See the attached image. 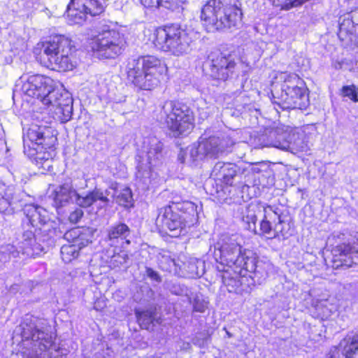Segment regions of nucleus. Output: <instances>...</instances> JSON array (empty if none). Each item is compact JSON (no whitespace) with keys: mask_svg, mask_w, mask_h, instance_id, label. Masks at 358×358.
Segmentation results:
<instances>
[{"mask_svg":"<svg viewBox=\"0 0 358 358\" xmlns=\"http://www.w3.org/2000/svg\"><path fill=\"white\" fill-rule=\"evenodd\" d=\"M205 146V145H202L199 138L197 143H193L185 149L180 150L178 157V160L181 163L196 165L198 162L206 158Z\"/></svg>","mask_w":358,"mask_h":358,"instance_id":"b1692460","label":"nucleus"},{"mask_svg":"<svg viewBox=\"0 0 358 358\" xmlns=\"http://www.w3.org/2000/svg\"><path fill=\"white\" fill-rule=\"evenodd\" d=\"M73 42L64 35H55L43 43V56L47 59L45 64L57 71H67L75 66Z\"/></svg>","mask_w":358,"mask_h":358,"instance_id":"1a4fd4ad","label":"nucleus"},{"mask_svg":"<svg viewBox=\"0 0 358 358\" xmlns=\"http://www.w3.org/2000/svg\"><path fill=\"white\" fill-rule=\"evenodd\" d=\"M207 308V303L202 299L196 296L194 300L193 310L195 312L204 313Z\"/></svg>","mask_w":358,"mask_h":358,"instance_id":"58836bf2","label":"nucleus"},{"mask_svg":"<svg viewBox=\"0 0 358 358\" xmlns=\"http://www.w3.org/2000/svg\"><path fill=\"white\" fill-rule=\"evenodd\" d=\"M83 216V211L80 208H76L70 213L69 220L71 223L76 224L78 222Z\"/></svg>","mask_w":358,"mask_h":358,"instance_id":"ea45409f","label":"nucleus"},{"mask_svg":"<svg viewBox=\"0 0 358 358\" xmlns=\"http://www.w3.org/2000/svg\"><path fill=\"white\" fill-rule=\"evenodd\" d=\"M169 290L171 291V292L172 294H173L175 295H179V296H182V295L187 296L188 292H189V290L187 288V287H185L183 285H180V284H178V283L172 284L169 287Z\"/></svg>","mask_w":358,"mask_h":358,"instance_id":"4c0bfd02","label":"nucleus"},{"mask_svg":"<svg viewBox=\"0 0 358 358\" xmlns=\"http://www.w3.org/2000/svg\"><path fill=\"white\" fill-rule=\"evenodd\" d=\"M241 10L236 7H224L220 0H209L203 6L201 20L207 31L236 27L241 22Z\"/></svg>","mask_w":358,"mask_h":358,"instance_id":"9d476101","label":"nucleus"},{"mask_svg":"<svg viewBox=\"0 0 358 358\" xmlns=\"http://www.w3.org/2000/svg\"><path fill=\"white\" fill-rule=\"evenodd\" d=\"M37 3V0H22V4L27 10H30Z\"/></svg>","mask_w":358,"mask_h":358,"instance_id":"79ce46f5","label":"nucleus"},{"mask_svg":"<svg viewBox=\"0 0 358 358\" xmlns=\"http://www.w3.org/2000/svg\"><path fill=\"white\" fill-rule=\"evenodd\" d=\"M36 232L29 229L24 231L21 239L15 245V249L20 251V255L24 257H35L43 251V247L37 242Z\"/></svg>","mask_w":358,"mask_h":358,"instance_id":"412c9836","label":"nucleus"},{"mask_svg":"<svg viewBox=\"0 0 358 358\" xmlns=\"http://www.w3.org/2000/svg\"><path fill=\"white\" fill-rule=\"evenodd\" d=\"M240 169L232 163L219 162L214 166L210 176L221 185H232Z\"/></svg>","mask_w":358,"mask_h":358,"instance_id":"5701e85b","label":"nucleus"},{"mask_svg":"<svg viewBox=\"0 0 358 358\" xmlns=\"http://www.w3.org/2000/svg\"><path fill=\"white\" fill-rule=\"evenodd\" d=\"M104 10L98 0H71L66 9V20L70 24H82L88 15L96 16Z\"/></svg>","mask_w":358,"mask_h":358,"instance_id":"f3484780","label":"nucleus"},{"mask_svg":"<svg viewBox=\"0 0 358 358\" xmlns=\"http://www.w3.org/2000/svg\"><path fill=\"white\" fill-rule=\"evenodd\" d=\"M202 145H205L206 158H217L224 153L231 152L235 141L227 134L213 136L209 138H200Z\"/></svg>","mask_w":358,"mask_h":358,"instance_id":"aec40b11","label":"nucleus"},{"mask_svg":"<svg viewBox=\"0 0 358 358\" xmlns=\"http://www.w3.org/2000/svg\"><path fill=\"white\" fill-rule=\"evenodd\" d=\"M164 144L156 136L143 138L142 145L136 155V181L142 189L156 183L157 174L152 167L159 165L163 158Z\"/></svg>","mask_w":358,"mask_h":358,"instance_id":"20e7f679","label":"nucleus"},{"mask_svg":"<svg viewBox=\"0 0 358 358\" xmlns=\"http://www.w3.org/2000/svg\"><path fill=\"white\" fill-rule=\"evenodd\" d=\"M129 234L130 229L124 223H118L110 226L108 229L109 245L114 247H117L119 244L129 245L130 241L127 238Z\"/></svg>","mask_w":358,"mask_h":358,"instance_id":"a878e982","label":"nucleus"},{"mask_svg":"<svg viewBox=\"0 0 358 358\" xmlns=\"http://www.w3.org/2000/svg\"><path fill=\"white\" fill-rule=\"evenodd\" d=\"M93 234L89 229L73 228L66 231L64 237L71 244L61 248V256L65 263H69L78 257L79 251L92 242Z\"/></svg>","mask_w":358,"mask_h":358,"instance_id":"dca6fc26","label":"nucleus"},{"mask_svg":"<svg viewBox=\"0 0 358 358\" xmlns=\"http://www.w3.org/2000/svg\"><path fill=\"white\" fill-rule=\"evenodd\" d=\"M343 347L342 355L345 358H355L358 350V334L348 335L341 343Z\"/></svg>","mask_w":358,"mask_h":358,"instance_id":"cd10ccee","label":"nucleus"},{"mask_svg":"<svg viewBox=\"0 0 358 358\" xmlns=\"http://www.w3.org/2000/svg\"><path fill=\"white\" fill-rule=\"evenodd\" d=\"M342 94L352 100L353 102L358 101V88L355 85L343 86Z\"/></svg>","mask_w":358,"mask_h":358,"instance_id":"e433bc0d","label":"nucleus"},{"mask_svg":"<svg viewBox=\"0 0 358 358\" xmlns=\"http://www.w3.org/2000/svg\"><path fill=\"white\" fill-rule=\"evenodd\" d=\"M56 141L51 129L43 126L32 125L23 136L24 145L36 151V165L44 171L52 167V155L46 150L52 148Z\"/></svg>","mask_w":358,"mask_h":358,"instance_id":"6e6552de","label":"nucleus"},{"mask_svg":"<svg viewBox=\"0 0 358 358\" xmlns=\"http://www.w3.org/2000/svg\"><path fill=\"white\" fill-rule=\"evenodd\" d=\"M159 118L174 137L189 134L194 126L192 110L179 102L165 101L160 110Z\"/></svg>","mask_w":358,"mask_h":358,"instance_id":"9b49d317","label":"nucleus"},{"mask_svg":"<svg viewBox=\"0 0 358 358\" xmlns=\"http://www.w3.org/2000/svg\"><path fill=\"white\" fill-rule=\"evenodd\" d=\"M5 189V186L3 184H2L1 182H0V196L1 198H3V191Z\"/></svg>","mask_w":358,"mask_h":358,"instance_id":"c03bdc74","label":"nucleus"},{"mask_svg":"<svg viewBox=\"0 0 358 358\" xmlns=\"http://www.w3.org/2000/svg\"><path fill=\"white\" fill-rule=\"evenodd\" d=\"M200 115L201 116L202 118L203 117H206L207 115H208V113L207 112H205L204 114L200 113Z\"/></svg>","mask_w":358,"mask_h":358,"instance_id":"a18cd8bd","label":"nucleus"},{"mask_svg":"<svg viewBox=\"0 0 358 358\" xmlns=\"http://www.w3.org/2000/svg\"><path fill=\"white\" fill-rule=\"evenodd\" d=\"M278 145L282 150L289 151L294 155H308L310 150L308 137L302 130L289 131L288 141Z\"/></svg>","mask_w":358,"mask_h":358,"instance_id":"4be33fe9","label":"nucleus"},{"mask_svg":"<svg viewBox=\"0 0 358 358\" xmlns=\"http://www.w3.org/2000/svg\"><path fill=\"white\" fill-rule=\"evenodd\" d=\"M348 15L350 16L352 23H355L356 27H358V9L352 11Z\"/></svg>","mask_w":358,"mask_h":358,"instance_id":"37998d69","label":"nucleus"},{"mask_svg":"<svg viewBox=\"0 0 358 358\" xmlns=\"http://www.w3.org/2000/svg\"><path fill=\"white\" fill-rule=\"evenodd\" d=\"M124 43L123 36L119 31L104 29L92 39L91 47L99 57L110 59L121 54Z\"/></svg>","mask_w":358,"mask_h":358,"instance_id":"2eb2a0df","label":"nucleus"},{"mask_svg":"<svg viewBox=\"0 0 358 358\" xmlns=\"http://www.w3.org/2000/svg\"><path fill=\"white\" fill-rule=\"evenodd\" d=\"M205 103H204V101L203 100H200L199 101V102L197 103V105L199 106H201V105H203Z\"/></svg>","mask_w":358,"mask_h":358,"instance_id":"49530a36","label":"nucleus"},{"mask_svg":"<svg viewBox=\"0 0 358 358\" xmlns=\"http://www.w3.org/2000/svg\"><path fill=\"white\" fill-rule=\"evenodd\" d=\"M333 253L335 257H338L339 261H345V257H350L351 255L357 252V248L350 243H342L336 245L333 249Z\"/></svg>","mask_w":358,"mask_h":358,"instance_id":"c756f323","label":"nucleus"},{"mask_svg":"<svg viewBox=\"0 0 358 358\" xmlns=\"http://www.w3.org/2000/svg\"><path fill=\"white\" fill-rule=\"evenodd\" d=\"M205 65L213 78L226 80L234 73L236 57L231 54L215 52L209 55Z\"/></svg>","mask_w":358,"mask_h":358,"instance_id":"a211bd4d","label":"nucleus"},{"mask_svg":"<svg viewBox=\"0 0 358 358\" xmlns=\"http://www.w3.org/2000/svg\"><path fill=\"white\" fill-rule=\"evenodd\" d=\"M136 315L140 326L145 329H149L155 320L154 313L151 310H136Z\"/></svg>","mask_w":358,"mask_h":358,"instance_id":"2f4dec72","label":"nucleus"},{"mask_svg":"<svg viewBox=\"0 0 358 358\" xmlns=\"http://www.w3.org/2000/svg\"><path fill=\"white\" fill-rule=\"evenodd\" d=\"M357 143V145H358V141H357V143Z\"/></svg>","mask_w":358,"mask_h":358,"instance_id":"de8ad7c7","label":"nucleus"},{"mask_svg":"<svg viewBox=\"0 0 358 358\" xmlns=\"http://www.w3.org/2000/svg\"><path fill=\"white\" fill-rule=\"evenodd\" d=\"M10 257H20V251L15 249V245L7 244L0 247V266L8 262Z\"/></svg>","mask_w":358,"mask_h":358,"instance_id":"7c9ffc66","label":"nucleus"},{"mask_svg":"<svg viewBox=\"0 0 358 358\" xmlns=\"http://www.w3.org/2000/svg\"><path fill=\"white\" fill-rule=\"evenodd\" d=\"M197 39V33L173 24L159 27L155 32V46L170 55L180 57L191 52Z\"/></svg>","mask_w":358,"mask_h":358,"instance_id":"39448f33","label":"nucleus"},{"mask_svg":"<svg viewBox=\"0 0 358 358\" xmlns=\"http://www.w3.org/2000/svg\"><path fill=\"white\" fill-rule=\"evenodd\" d=\"M271 4L280 10H289L303 4L307 0H269Z\"/></svg>","mask_w":358,"mask_h":358,"instance_id":"473e14b6","label":"nucleus"},{"mask_svg":"<svg viewBox=\"0 0 358 358\" xmlns=\"http://www.w3.org/2000/svg\"><path fill=\"white\" fill-rule=\"evenodd\" d=\"M272 87L273 103L282 110H303L309 104L306 83L296 73L278 72Z\"/></svg>","mask_w":358,"mask_h":358,"instance_id":"7ed1b4c3","label":"nucleus"},{"mask_svg":"<svg viewBox=\"0 0 358 358\" xmlns=\"http://www.w3.org/2000/svg\"><path fill=\"white\" fill-rule=\"evenodd\" d=\"M339 29L341 33L343 31L350 34L357 31V27L355 23H352V20L348 14L343 19L340 18Z\"/></svg>","mask_w":358,"mask_h":358,"instance_id":"f704fd0d","label":"nucleus"},{"mask_svg":"<svg viewBox=\"0 0 358 358\" xmlns=\"http://www.w3.org/2000/svg\"><path fill=\"white\" fill-rule=\"evenodd\" d=\"M187 0H141V3L146 8H164L172 11L183 10V5Z\"/></svg>","mask_w":358,"mask_h":358,"instance_id":"bb28decb","label":"nucleus"},{"mask_svg":"<svg viewBox=\"0 0 358 358\" xmlns=\"http://www.w3.org/2000/svg\"><path fill=\"white\" fill-rule=\"evenodd\" d=\"M264 217L260 222L259 235L268 239L287 238L290 224L282 218L281 210L273 206H262Z\"/></svg>","mask_w":358,"mask_h":358,"instance_id":"4468645a","label":"nucleus"},{"mask_svg":"<svg viewBox=\"0 0 358 358\" xmlns=\"http://www.w3.org/2000/svg\"><path fill=\"white\" fill-rule=\"evenodd\" d=\"M127 78L136 86L150 90L158 85L160 77L166 72L164 63L155 56L148 55L129 61Z\"/></svg>","mask_w":358,"mask_h":358,"instance_id":"0eeeda50","label":"nucleus"},{"mask_svg":"<svg viewBox=\"0 0 358 358\" xmlns=\"http://www.w3.org/2000/svg\"><path fill=\"white\" fill-rule=\"evenodd\" d=\"M20 330L24 345H31V352L26 358H45L42 353L54 343L52 333L41 327L40 322L35 318H25Z\"/></svg>","mask_w":358,"mask_h":358,"instance_id":"f8f14e48","label":"nucleus"},{"mask_svg":"<svg viewBox=\"0 0 358 358\" xmlns=\"http://www.w3.org/2000/svg\"><path fill=\"white\" fill-rule=\"evenodd\" d=\"M256 206H249L242 213L241 220L244 227L251 231H254L255 234H259L256 230V222L257 220V216L255 210Z\"/></svg>","mask_w":358,"mask_h":358,"instance_id":"c85d7f7f","label":"nucleus"},{"mask_svg":"<svg viewBox=\"0 0 358 358\" xmlns=\"http://www.w3.org/2000/svg\"><path fill=\"white\" fill-rule=\"evenodd\" d=\"M128 255L125 251H121L119 253H115L110 259V266L113 268L119 267L126 264L128 260Z\"/></svg>","mask_w":358,"mask_h":358,"instance_id":"c9c22d12","label":"nucleus"},{"mask_svg":"<svg viewBox=\"0 0 358 358\" xmlns=\"http://www.w3.org/2000/svg\"><path fill=\"white\" fill-rule=\"evenodd\" d=\"M71 201H74L77 205L87 208L96 202H99V208L108 206L109 199L100 189H94L83 196L77 193L71 183H64L59 186L54 192L53 201L55 208H61Z\"/></svg>","mask_w":358,"mask_h":358,"instance_id":"ddd939ff","label":"nucleus"},{"mask_svg":"<svg viewBox=\"0 0 358 358\" xmlns=\"http://www.w3.org/2000/svg\"><path fill=\"white\" fill-rule=\"evenodd\" d=\"M23 210L29 221L27 227L29 229H34L35 231L39 229L43 232H47L50 238H53L55 235L57 236V231L54 227L55 223L50 221V216L46 209L38 205L28 204L24 206Z\"/></svg>","mask_w":358,"mask_h":358,"instance_id":"6ab92c4d","label":"nucleus"},{"mask_svg":"<svg viewBox=\"0 0 358 358\" xmlns=\"http://www.w3.org/2000/svg\"><path fill=\"white\" fill-rule=\"evenodd\" d=\"M145 274L148 278L155 282H159L162 281V278L159 274L151 268L146 267Z\"/></svg>","mask_w":358,"mask_h":358,"instance_id":"a19ab883","label":"nucleus"},{"mask_svg":"<svg viewBox=\"0 0 358 358\" xmlns=\"http://www.w3.org/2000/svg\"><path fill=\"white\" fill-rule=\"evenodd\" d=\"M53 83L50 77L23 75L16 81L13 93L41 99L43 104L55 108V119L66 122L73 113V99L69 96L57 98L58 92L54 89Z\"/></svg>","mask_w":358,"mask_h":358,"instance_id":"f03ea898","label":"nucleus"},{"mask_svg":"<svg viewBox=\"0 0 358 358\" xmlns=\"http://www.w3.org/2000/svg\"><path fill=\"white\" fill-rule=\"evenodd\" d=\"M243 238L238 234H224L214 245L213 256L220 273L223 285L229 292L249 293L254 285V278L266 275V266L250 250H242Z\"/></svg>","mask_w":358,"mask_h":358,"instance_id":"f257e3e1","label":"nucleus"},{"mask_svg":"<svg viewBox=\"0 0 358 358\" xmlns=\"http://www.w3.org/2000/svg\"><path fill=\"white\" fill-rule=\"evenodd\" d=\"M289 136V131L282 127L266 130L261 136V145L262 147H273L282 150L278 143L281 145L284 141H287Z\"/></svg>","mask_w":358,"mask_h":358,"instance_id":"393cba45","label":"nucleus"},{"mask_svg":"<svg viewBox=\"0 0 358 358\" xmlns=\"http://www.w3.org/2000/svg\"><path fill=\"white\" fill-rule=\"evenodd\" d=\"M116 202L124 207L131 206L133 202L131 190L128 187L121 190L117 195Z\"/></svg>","mask_w":358,"mask_h":358,"instance_id":"72a5a7b5","label":"nucleus"},{"mask_svg":"<svg viewBox=\"0 0 358 358\" xmlns=\"http://www.w3.org/2000/svg\"><path fill=\"white\" fill-rule=\"evenodd\" d=\"M198 217L197 206L193 202L185 201L172 203L159 210L157 224L170 231L171 236L185 234L186 229L194 225Z\"/></svg>","mask_w":358,"mask_h":358,"instance_id":"423d86ee","label":"nucleus"}]
</instances>
